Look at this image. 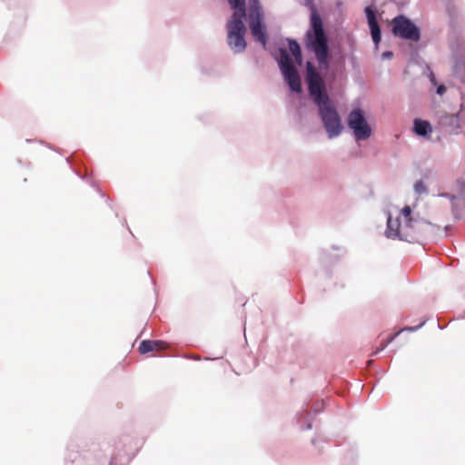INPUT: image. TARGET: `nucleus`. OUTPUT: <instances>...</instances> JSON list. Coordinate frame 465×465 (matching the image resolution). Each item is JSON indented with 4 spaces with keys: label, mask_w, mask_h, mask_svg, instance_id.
Segmentation results:
<instances>
[{
    "label": "nucleus",
    "mask_w": 465,
    "mask_h": 465,
    "mask_svg": "<svg viewBox=\"0 0 465 465\" xmlns=\"http://www.w3.org/2000/svg\"><path fill=\"white\" fill-rule=\"evenodd\" d=\"M306 47L314 53L321 68L328 66V40L322 20L315 9L311 13V28L306 33Z\"/></svg>",
    "instance_id": "f257e3e1"
},
{
    "label": "nucleus",
    "mask_w": 465,
    "mask_h": 465,
    "mask_svg": "<svg viewBox=\"0 0 465 465\" xmlns=\"http://www.w3.org/2000/svg\"><path fill=\"white\" fill-rule=\"evenodd\" d=\"M243 18H245V16H242V14L233 13L227 23L228 45L236 54L243 52L246 48V42L244 39L246 28L243 24Z\"/></svg>",
    "instance_id": "f03ea898"
},
{
    "label": "nucleus",
    "mask_w": 465,
    "mask_h": 465,
    "mask_svg": "<svg viewBox=\"0 0 465 465\" xmlns=\"http://www.w3.org/2000/svg\"><path fill=\"white\" fill-rule=\"evenodd\" d=\"M317 106L319 115L328 137L333 138L340 135L343 130V125L341 124V119L331 100L323 102Z\"/></svg>",
    "instance_id": "7ed1b4c3"
},
{
    "label": "nucleus",
    "mask_w": 465,
    "mask_h": 465,
    "mask_svg": "<svg viewBox=\"0 0 465 465\" xmlns=\"http://www.w3.org/2000/svg\"><path fill=\"white\" fill-rule=\"evenodd\" d=\"M249 25L252 36L266 48L267 35L266 28L262 23L263 13L259 0H249Z\"/></svg>",
    "instance_id": "20e7f679"
},
{
    "label": "nucleus",
    "mask_w": 465,
    "mask_h": 465,
    "mask_svg": "<svg viewBox=\"0 0 465 465\" xmlns=\"http://www.w3.org/2000/svg\"><path fill=\"white\" fill-rule=\"evenodd\" d=\"M306 70L309 93L316 105L330 100L325 93L323 81L311 62H307Z\"/></svg>",
    "instance_id": "39448f33"
},
{
    "label": "nucleus",
    "mask_w": 465,
    "mask_h": 465,
    "mask_svg": "<svg viewBox=\"0 0 465 465\" xmlns=\"http://www.w3.org/2000/svg\"><path fill=\"white\" fill-rule=\"evenodd\" d=\"M347 124L358 141L366 140L371 135V128L365 118L363 111L359 108L350 112Z\"/></svg>",
    "instance_id": "423d86ee"
},
{
    "label": "nucleus",
    "mask_w": 465,
    "mask_h": 465,
    "mask_svg": "<svg viewBox=\"0 0 465 465\" xmlns=\"http://www.w3.org/2000/svg\"><path fill=\"white\" fill-rule=\"evenodd\" d=\"M279 64L290 88L296 93H300L302 91L301 78L292 64L289 53L285 49L280 50Z\"/></svg>",
    "instance_id": "0eeeda50"
},
{
    "label": "nucleus",
    "mask_w": 465,
    "mask_h": 465,
    "mask_svg": "<svg viewBox=\"0 0 465 465\" xmlns=\"http://www.w3.org/2000/svg\"><path fill=\"white\" fill-rule=\"evenodd\" d=\"M392 33L402 39L418 42L420 38V29L404 15L392 19Z\"/></svg>",
    "instance_id": "6e6552de"
},
{
    "label": "nucleus",
    "mask_w": 465,
    "mask_h": 465,
    "mask_svg": "<svg viewBox=\"0 0 465 465\" xmlns=\"http://www.w3.org/2000/svg\"><path fill=\"white\" fill-rule=\"evenodd\" d=\"M386 235L389 238H398L400 240L412 242L419 236V232L411 230V226L409 224L401 225L399 218L392 219L389 216Z\"/></svg>",
    "instance_id": "1a4fd4ad"
},
{
    "label": "nucleus",
    "mask_w": 465,
    "mask_h": 465,
    "mask_svg": "<svg viewBox=\"0 0 465 465\" xmlns=\"http://www.w3.org/2000/svg\"><path fill=\"white\" fill-rule=\"evenodd\" d=\"M166 348V343L162 341H143L138 347V351L142 354L151 351H159Z\"/></svg>",
    "instance_id": "9d476101"
},
{
    "label": "nucleus",
    "mask_w": 465,
    "mask_h": 465,
    "mask_svg": "<svg viewBox=\"0 0 465 465\" xmlns=\"http://www.w3.org/2000/svg\"><path fill=\"white\" fill-rule=\"evenodd\" d=\"M414 132L420 136H425L432 132V127L430 122L421 119L414 120Z\"/></svg>",
    "instance_id": "9b49d317"
},
{
    "label": "nucleus",
    "mask_w": 465,
    "mask_h": 465,
    "mask_svg": "<svg viewBox=\"0 0 465 465\" xmlns=\"http://www.w3.org/2000/svg\"><path fill=\"white\" fill-rule=\"evenodd\" d=\"M401 214L404 218L405 224H409L411 226V230H416L419 232V235L420 234V225L422 224L421 222L413 220L411 218V209L410 206L406 205L401 210Z\"/></svg>",
    "instance_id": "f8f14e48"
},
{
    "label": "nucleus",
    "mask_w": 465,
    "mask_h": 465,
    "mask_svg": "<svg viewBox=\"0 0 465 465\" xmlns=\"http://www.w3.org/2000/svg\"><path fill=\"white\" fill-rule=\"evenodd\" d=\"M289 50L294 56L295 61L301 64L302 52L299 44L295 40H289Z\"/></svg>",
    "instance_id": "ddd939ff"
},
{
    "label": "nucleus",
    "mask_w": 465,
    "mask_h": 465,
    "mask_svg": "<svg viewBox=\"0 0 465 465\" xmlns=\"http://www.w3.org/2000/svg\"><path fill=\"white\" fill-rule=\"evenodd\" d=\"M228 2L234 10L233 13L242 14V16H246L245 0H228Z\"/></svg>",
    "instance_id": "4468645a"
},
{
    "label": "nucleus",
    "mask_w": 465,
    "mask_h": 465,
    "mask_svg": "<svg viewBox=\"0 0 465 465\" xmlns=\"http://www.w3.org/2000/svg\"><path fill=\"white\" fill-rule=\"evenodd\" d=\"M369 26L371 29L372 40L375 43V45H378V44L381 41V29H380L379 24L377 21L372 22V23L369 24Z\"/></svg>",
    "instance_id": "2eb2a0df"
},
{
    "label": "nucleus",
    "mask_w": 465,
    "mask_h": 465,
    "mask_svg": "<svg viewBox=\"0 0 465 465\" xmlns=\"http://www.w3.org/2000/svg\"><path fill=\"white\" fill-rule=\"evenodd\" d=\"M417 327H410V328H406V329H402L401 331H399L398 332H396L395 334H393L392 336H391L390 338H388L384 342L381 343V345L380 346V348L377 349V351H383L389 343H391L402 331L404 330H409V331H413V330H416Z\"/></svg>",
    "instance_id": "dca6fc26"
},
{
    "label": "nucleus",
    "mask_w": 465,
    "mask_h": 465,
    "mask_svg": "<svg viewBox=\"0 0 465 465\" xmlns=\"http://www.w3.org/2000/svg\"><path fill=\"white\" fill-rule=\"evenodd\" d=\"M365 13H366V16H367V19H368V24H371L372 22H376V17H375V13L374 11L371 9V7L368 6L365 8Z\"/></svg>",
    "instance_id": "f3484780"
},
{
    "label": "nucleus",
    "mask_w": 465,
    "mask_h": 465,
    "mask_svg": "<svg viewBox=\"0 0 465 465\" xmlns=\"http://www.w3.org/2000/svg\"><path fill=\"white\" fill-rule=\"evenodd\" d=\"M414 189L416 193L420 194L426 192V187L422 181L416 182V183L414 184Z\"/></svg>",
    "instance_id": "a211bd4d"
},
{
    "label": "nucleus",
    "mask_w": 465,
    "mask_h": 465,
    "mask_svg": "<svg viewBox=\"0 0 465 465\" xmlns=\"http://www.w3.org/2000/svg\"><path fill=\"white\" fill-rule=\"evenodd\" d=\"M460 196L465 200V179L460 181Z\"/></svg>",
    "instance_id": "6ab92c4d"
},
{
    "label": "nucleus",
    "mask_w": 465,
    "mask_h": 465,
    "mask_svg": "<svg viewBox=\"0 0 465 465\" xmlns=\"http://www.w3.org/2000/svg\"><path fill=\"white\" fill-rule=\"evenodd\" d=\"M446 87L443 84H440L437 88V94L440 95H443L446 93Z\"/></svg>",
    "instance_id": "aec40b11"
},
{
    "label": "nucleus",
    "mask_w": 465,
    "mask_h": 465,
    "mask_svg": "<svg viewBox=\"0 0 465 465\" xmlns=\"http://www.w3.org/2000/svg\"><path fill=\"white\" fill-rule=\"evenodd\" d=\"M392 56V52L391 51H386L382 54V57L384 58H391Z\"/></svg>",
    "instance_id": "412c9836"
}]
</instances>
